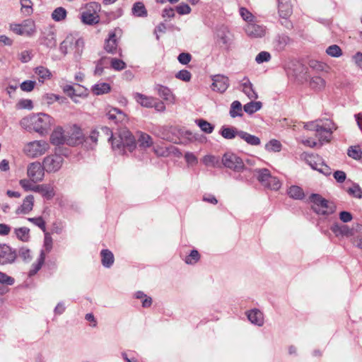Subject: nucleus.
I'll use <instances>...</instances> for the list:
<instances>
[{
	"label": "nucleus",
	"instance_id": "obj_47",
	"mask_svg": "<svg viewBox=\"0 0 362 362\" xmlns=\"http://www.w3.org/2000/svg\"><path fill=\"white\" fill-rule=\"evenodd\" d=\"M196 123L200 127L202 131L206 134H211L214 131V125L203 119L196 120Z\"/></svg>",
	"mask_w": 362,
	"mask_h": 362
},
{
	"label": "nucleus",
	"instance_id": "obj_44",
	"mask_svg": "<svg viewBox=\"0 0 362 362\" xmlns=\"http://www.w3.org/2000/svg\"><path fill=\"white\" fill-rule=\"evenodd\" d=\"M325 81L320 76H314L310 78V86L315 90H322L325 86Z\"/></svg>",
	"mask_w": 362,
	"mask_h": 362
},
{
	"label": "nucleus",
	"instance_id": "obj_36",
	"mask_svg": "<svg viewBox=\"0 0 362 362\" xmlns=\"http://www.w3.org/2000/svg\"><path fill=\"white\" fill-rule=\"evenodd\" d=\"M132 14L136 17H146L147 10L142 2H136L132 9Z\"/></svg>",
	"mask_w": 362,
	"mask_h": 362
},
{
	"label": "nucleus",
	"instance_id": "obj_6",
	"mask_svg": "<svg viewBox=\"0 0 362 362\" xmlns=\"http://www.w3.org/2000/svg\"><path fill=\"white\" fill-rule=\"evenodd\" d=\"M49 148V144L45 141H34L28 143L23 148L24 153L29 157L35 158L44 154Z\"/></svg>",
	"mask_w": 362,
	"mask_h": 362
},
{
	"label": "nucleus",
	"instance_id": "obj_48",
	"mask_svg": "<svg viewBox=\"0 0 362 362\" xmlns=\"http://www.w3.org/2000/svg\"><path fill=\"white\" fill-rule=\"evenodd\" d=\"M200 259V255L197 250H192L190 253L187 255L184 260L187 264H194Z\"/></svg>",
	"mask_w": 362,
	"mask_h": 362
},
{
	"label": "nucleus",
	"instance_id": "obj_37",
	"mask_svg": "<svg viewBox=\"0 0 362 362\" xmlns=\"http://www.w3.org/2000/svg\"><path fill=\"white\" fill-rule=\"evenodd\" d=\"M279 13L281 18H288L292 13V7L290 3H283L279 0Z\"/></svg>",
	"mask_w": 362,
	"mask_h": 362
},
{
	"label": "nucleus",
	"instance_id": "obj_5",
	"mask_svg": "<svg viewBox=\"0 0 362 362\" xmlns=\"http://www.w3.org/2000/svg\"><path fill=\"white\" fill-rule=\"evenodd\" d=\"M222 166L238 173L246 169L243 159L231 152H227L223 154L221 159Z\"/></svg>",
	"mask_w": 362,
	"mask_h": 362
},
{
	"label": "nucleus",
	"instance_id": "obj_32",
	"mask_svg": "<svg viewBox=\"0 0 362 362\" xmlns=\"http://www.w3.org/2000/svg\"><path fill=\"white\" fill-rule=\"evenodd\" d=\"M110 90L111 87L107 83L95 84L91 88L93 93L96 95L107 93L110 91Z\"/></svg>",
	"mask_w": 362,
	"mask_h": 362
},
{
	"label": "nucleus",
	"instance_id": "obj_34",
	"mask_svg": "<svg viewBox=\"0 0 362 362\" xmlns=\"http://www.w3.org/2000/svg\"><path fill=\"white\" fill-rule=\"evenodd\" d=\"M45 259V254L43 250H41L40 257L37 261L32 264L31 269L29 271L28 275L30 276H34L41 269Z\"/></svg>",
	"mask_w": 362,
	"mask_h": 362
},
{
	"label": "nucleus",
	"instance_id": "obj_23",
	"mask_svg": "<svg viewBox=\"0 0 362 362\" xmlns=\"http://www.w3.org/2000/svg\"><path fill=\"white\" fill-rule=\"evenodd\" d=\"M247 316L251 323L259 327H261L264 325V315L259 310H251L247 313Z\"/></svg>",
	"mask_w": 362,
	"mask_h": 362
},
{
	"label": "nucleus",
	"instance_id": "obj_1",
	"mask_svg": "<svg viewBox=\"0 0 362 362\" xmlns=\"http://www.w3.org/2000/svg\"><path fill=\"white\" fill-rule=\"evenodd\" d=\"M52 124V118L47 114L40 113L26 117L21 120V125L28 131H35L40 134L47 133Z\"/></svg>",
	"mask_w": 362,
	"mask_h": 362
},
{
	"label": "nucleus",
	"instance_id": "obj_39",
	"mask_svg": "<svg viewBox=\"0 0 362 362\" xmlns=\"http://www.w3.org/2000/svg\"><path fill=\"white\" fill-rule=\"evenodd\" d=\"M139 146L141 148H146L153 145V140L150 135L146 133H140L138 138Z\"/></svg>",
	"mask_w": 362,
	"mask_h": 362
},
{
	"label": "nucleus",
	"instance_id": "obj_38",
	"mask_svg": "<svg viewBox=\"0 0 362 362\" xmlns=\"http://www.w3.org/2000/svg\"><path fill=\"white\" fill-rule=\"evenodd\" d=\"M229 114L233 118L243 116V107L240 102L235 100L231 103Z\"/></svg>",
	"mask_w": 362,
	"mask_h": 362
},
{
	"label": "nucleus",
	"instance_id": "obj_31",
	"mask_svg": "<svg viewBox=\"0 0 362 362\" xmlns=\"http://www.w3.org/2000/svg\"><path fill=\"white\" fill-rule=\"evenodd\" d=\"M239 137L251 146H258L261 143L259 137L242 130L239 133Z\"/></svg>",
	"mask_w": 362,
	"mask_h": 362
},
{
	"label": "nucleus",
	"instance_id": "obj_13",
	"mask_svg": "<svg viewBox=\"0 0 362 362\" xmlns=\"http://www.w3.org/2000/svg\"><path fill=\"white\" fill-rule=\"evenodd\" d=\"M16 253L8 245L0 244V264L4 265L14 262Z\"/></svg>",
	"mask_w": 362,
	"mask_h": 362
},
{
	"label": "nucleus",
	"instance_id": "obj_24",
	"mask_svg": "<svg viewBox=\"0 0 362 362\" xmlns=\"http://www.w3.org/2000/svg\"><path fill=\"white\" fill-rule=\"evenodd\" d=\"M86 137L83 136L80 129L74 132L71 136H66L65 144L69 146H76L85 143Z\"/></svg>",
	"mask_w": 362,
	"mask_h": 362
},
{
	"label": "nucleus",
	"instance_id": "obj_51",
	"mask_svg": "<svg viewBox=\"0 0 362 362\" xmlns=\"http://www.w3.org/2000/svg\"><path fill=\"white\" fill-rule=\"evenodd\" d=\"M21 11L25 16L33 13V3L30 0H21Z\"/></svg>",
	"mask_w": 362,
	"mask_h": 362
},
{
	"label": "nucleus",
	"instance_id": "obj_54",
	"mask_svg": "<svg viewBox=\"0 0 362 362\" xmlns=\"http://www.w3.org/2000/svg\"><path fill=\"white\" fill-rule=\"evenodd\" d=\"M281 143L276 139H272L265 145V148L268 151L279 152L281 151Z\"/></svg>",
	"mask_w": 362,
	"mask_h": 362
},
{
	"label": "nucleus",
	"instance_id": "obj_55",
	"mask_svg": "<svg viewBox=\"0 0 362 362\" xmlns=\"http://www.w3.org/2000/svg\"><path fill=\"white\" fill-rule=\"evenodd\" d=\"M347 154L349 157L355 160H360L361 158L362 151L358 146H351L348 149Z\"/></svg>",
	"mask_w": 362,
	"mask_h": 362
},
{
	"label": "nucleus",
	"instance_id": "obj_27",
	"mask_svg": "<svg viewBox=\"0 0 362 362\" xmlns=\"http://www.w3.org/2000/svg\"><path fill=\"white\" fill-rule=\"evenodd\" d=\"M100 256L101 263L103 267L106 268H110L112 267L114 263L115 258L113 253L110 250L107 249L102 250L100 252Z\"/></svg>",
	"mask_w": 362,
	"mask_h": 362
},
{
	"label": "nucleus",
	"instance_id": "obj_28",
	"mask_svg": "<svg viewBox=\"0 0 362 362\" xmlns=\"http://www.w3.org/2000/svg\"><path fill=\"white\" fill-rule=\"evenodd\" d=\"M134 99L141 106L145 107H152L154 105V98L146 96L139 93L134 94Z\"/></svg>",
	"mask_w": 362,
	"mask_h": 362
},
{
	"label": "nucleus",
	"instance_id": "obj_16",
	"mask_svg": "<svg viewBox=\"0 0 362 362\" xmlns=\"http://www.w3.org/2000/svg\"><path fill=\"white\" fill-rule=\"evenodd\" d=\"M286 69L288 74L296 78H305L304 75L307 73V67L298 62H292L288 64Z\"/></svg>",
	"mask_w": 362,
	"mask_h": 362
},
{
	"label": "nucleus",
	"instance_id": "obj_19",
	"mask_svg": "<svg viewBox=\"0 0 362 362\" xmlns=\"http://www.w3.org/2000/svg\"><path fill=\"white\" fill-rule=\"evenodd\" d=\"M155 90H157L158 94L160 97H161L164 100L170 103H174L175 98L172 91L167 86H164L160 84H157L155 86Z\"/></svg>",
	"mask_w": 362,
	"mask_h": 362
},
{
	"label": "nucleus",
	"instance_id": "obj_41",
	"mask_svg": "<svg viewBox=\"0 0 362 362\" xmlns=\"http://www.w3.org/2000/svg\"><path fill=\"white\" fill-rule=\"evenodd\" d=\"M256 172L258 173L257 180L263 186H265L267 182H268L269 180L272 177L270 172L267 168H262L256 170Z\"/></svg>",
	"mask_w": 362,
	"mask_h": 362
},
{
	"label": "nucleus",
	"instance_id": "obj_61",
	"mask_svg": "<svg viewBox=\"0 0 362 362\" xmlns=\"http://www.w3.org/2000/svg\"><path fill=\"white\" fill-rule=\"evenodd\" d=\"M271 59V55L269 52L262 51L260 52L255 58V61L258 64H262L263 62H269Z\"/></svg>",
	"mask_w": 362,
	"mask_h": 362
},
{
	"label": "nucleus",
	"instance_id": "obj_63",
	"mask_svg": "<svg viewBox=\"0 0 362 362\" xmlns=\"http://www.w3.org/2000/svg\"><path fill=\"white\" fill-rule=\"evenodd\" d=\"M18 255L25 262H30L32 259L30 250L26 247L20 248Z\"/></svg>",
	"mask_w": 362,
	"mask_h": 362
},
{
	"label": "nucleus",
	"instance_id": "obj_21",
	"mask_svg": "<svg viewBox=\"0 0 362 362\" xmlns=\"http://www.w3.org/2000/svg\"><path fill=\"white\" fill-rule=\"evenodd\" d=\"M33 192L40 193L43 197L49 200L52 199L55 194L54 188L50 185H37L33 189Z\"/></svg>",
	"mask_w": 362,
	"mask_h": 362
},
{
	"label": "nucleus",
	"instance_id": "obj_15",
	"mask_svg": "<svg viewBox=\"0 0 362 362\" xmlns=\"http://www.w3.org/2000/svg\"><path fill=\"white\" fill-rule=\"evenodd\" d=\"M212 89L219 93H224L229 86V79L223 75H216L212 78Z\"/></svg>",
	"mask_w": 362,
	"mask_h": 362
},
{
	"label": "nucleus",
	"instance_id": "obj_2",
	"mask_svg": "<svg viewBox=\"0 0 362 362\" xmlns=\"http://www.w3.org/2000/svg\"><path fill=\"white\" fill-rule=\"evenodd\" d=\"M309 199L313 203V210L319 215L328 216L335 211V204L319 194H312Z\"/></svg>",
	"mask_w": 362,
	"mask_h": 362
},
{
	"label": "nucleus",
	"instance_id": "obj_57",
	"mask_svg": "<svg viewBox=\"0 0 362 362\" xmlns=\"http://www.w3.org/2000/svg\"><path fill=\"white\" fill-rule=\"evenodd\" d=\"M111 67L116 71H121L126 68V64L121 59L112 58L111 59Z\"/></svg>",
	"mask_w": 362,
	"mask_h": 362
},
{
	"label": "nucleus",
	"instance_id": "obj_59",
	"mask_svg": "<svg viewBox=\"0 0 362 362\" xmlns=\"http://www.w3.org/2000/svg\"><path fill=\"white\" fill-rule=\"evenodd\" d=\"M175 77L183 81L188 82L191 79L192 74L189 71L182 69L175 74Z\"/></svg>",
	"mask_w": 362,
	"mask_h": 362
},
{
	"label": "nucleus",
	"instance_id": "obj_29",
	"mask_svg": "<svg viewBox=\"0 0 362 362\" xmlns=\"http://www.w3.org/2000/svg\"><path fill=\"white\" fill-rule=\"evenodd\" d=\"M241 130H238L236 128L233 127L223 126L221 129V135L226 139H233L235 136H239V133Z\"/></svg>",
	"mask_w": 362,
	"mask_h": 362
},
{
	"label": "nucleus",
	"instance_id": "obj_42",
	"mask_svg": "<svg viewBox=\"0 0 362 362\" xmlns=\"http://www.w3.org/2000/svg\"><path fill=\"white\" fill-rule=\"evenodd\" d=\"M262 105V104L259 101H251L245 104L243 107V109L245 112H247L249 115H252L258 111L259 110H260Z\"/></svg>",
	"mask_w": 362,
	"mask_h": 362
},
{
	"label": "nucleus",
	"instance_id": "obj_25",
	"mask_svg": "<svg viewBox=\"0 0 362 362\" xmlns=\"http://www.w3.org/2000/svg\"><path fill=\"white\" fill-rule=\"evenodd\" d=\"M108 119L113 121L117 124L119 122H123L126 120V115L118 108H111L107 113Z\"/></svg>",
	"mask_w": 362,
	"mask_h": 362
},
{
	"label": "nucleus",
	"instance_id": "obj_11",
	"mask_svg": "<svg viewBox=\"0 0 362 362\" xmlns=\"http://www.w3.org/2000/svg\"><path fill=\"white\" fill-rule=\"evenodd\" d=\"M39 42L40 45H42L49 49L56 47L57 39L55 30L52 28H45L41 33Z\"/></svg>",
	"mask_w": 362,
	"mask_h": 362
},
{
	"label": "nucleus",
	"instance_id": "obj_60",
	"mask_svg": "<svg viewBox=\"0 0 362 362\" xmlns=\"http://www.w3.org/2000/svg\"><path fill=\"white\" fill-rule=\"evenodd\" d=\"M153 151L158 156L166 157L169 154L168 148L164 146H155L153 148Z\"/></svg>",
	"mask_w": 362,
	"mask_h": 362
},
{
	"label": "nucleus",
	"instance_id": "obj_40",
	"mask_svg": "<svg viewBox=\"0 0 362 362\" xmlns=\"http://www.w3.org/2000/svg\"><path fill=\"white\" fill-rule=\"evenodd\" d=\"M288 194L290 197L295 199H303L305 197L303 189L296 185L291 186L288 191Z\"/></svg>",
	"mask_w": 362,
	"mask_h": 362
},
{
	"label": "nucleus",
	"instance_id": "obj_4",
	"mask_svg": "<svg viewBox=\"0 0 362 362\" xmlns=\"http://www.w3.org/2000/svg\"><path fill=\"white\" fill-rule=\"evenodd\" d=\"M112 139V132L110 129L105 126H99L90 132L89 136L86 137L85 144L93 148L97 144L98 139L101 141H110Z\"/></svg>",
	"mask_w": 362,
	"mask_h": 362
},
{
	"label": "nucleus",
	"instance_id": "obj_12",
	"mask_svg": "<svg viewBox=\"0 0 362 362\" xmlns=\"http://www.w3.org/2000/svg\"><path fill=\"white\" fill-rule=\"evenodd\" d=\"M44 165L39 162L30 163L28 167V176L33 182H40L45 175Z\"/></svg>",
	"mask_w": 362,
	"mask_h": 362
},
{
	"label": "nucleus",
	"instance_id": "obj_9",
	"mask_svg": "<svg viewBox=\"0 0 362 362\" xmlns=\"http://www.w3.org/2000/svg\"><path fill=\"white\" fill-rule=\"evenodd\" d=\"M64 158L57 153L46 156L43 160L44 168L47 173H55L62 166Z\"/></svg>",
	"mask_w": 362,
	"mask_h": 362
},
{
	"label": "nucleus",
	"instance_id": "obj_30",
	"mask_svg": "<svg viewBox=\"0 0 362 362\" xmlns=\"http://www.w3.org/2000/svg\"><path fill=\"white\" fill-rule=\"evenodd\" d=\"M330 229L337 236H349L352 235L351 230L346 225L335 223L331 226Z\"/></svg>",
	"mask_w": 362,
	"mask_h": 362
},
{
	"label": "nucleus",
	"instance_id": "obj_56",
	"mask_svg": "<svg viewBox=\"0 0 362 362\" xmlns=\"http://www.w3.org/2000/svg\"><path fill=\"white\" fill-rule=\"evenodd\" d=\"M281 186V183L279 180L276 177L272 176L264 187L272 190H278Z\"/></svg>",
	"mask_w": 362,
	"mask_h": 362
},
{
	"label": "nucleus",
	"instance_id": "obj_58",
	"mask_svg": "<svg viewBox=\"0 0 362 362\" xmlns=\"http://www.w3.org/2000/svg\"><path fill=\"white\" fill-rule=\"evenodd\" d=\"M240 14L244 21H247V23L254 21V16L245 8H240Z\"/></svg>",
	"mask_w": 362,
	"mask_h": 362
},
{
	"label": "nucleus",
	"instance_id": "obj_53",
	"mask_svg": "<svg viewBox=\"0 0 362 362\" xmlns=\"http://www.w3.org/2000/svg\"><path fill=\"white\" fill-rule=\"evenodd\" d=\"M72 40L73 36L68 35L60 44L59 50L64 55L68 53L69 49H71L69 45L72 43Z\"/></svg>",
	"mask_w": 362,
	"mask_h": 362
},
{
	"label": "nucleus",
	"instance_id": "obj_8",
	"mask_svg": "<svg viewBox=\"0 0 362 362\" xmlns=\"http://www.w3.org/2000/svg\"><path fill=\"white\" fill-rule=\"evenodd\" d=\"M11 30L20 35L32 36L35 33V25L33 21L27 19L23 21L21 24L11 25Z\"/></svg>",
	"mask_w": 362,
	"mask_h": 362
},
{
	"label": "nucleus",
	"instance_id": "obj_43",
	"mask_svg": "<svg viewBox=\"0 0 362 362\" xmlns=\"http://www.w3.org/2000/svg\"><path fill=\"white\" fill-rule=\"evenodd\" d=\"M15 234L17 238L23 241L28 242L30 239V229L26 227H21L15 229Z\"/></svg>",
	"mask_w": 362,
	"mask_h": 362
},
{
	"label": "nucleus",
	"instance_id": "obj_20",
	"mask_svg": "<svg viewBox=\"0 0 362 362\" xmlns=\"http://www.w3.org/2000/svg\"><path fill=\"white\" fill-rule=\"evenodd\" d=\"M34 206V197L27 196L23 201L22 204L16 209V214H27L33 210Z\"/></svg>",
	"mask_w": 362,
	"mask_h": 362
},
{
	"label": "nucleus",
	"instance_id": "obj_64",
	"mask_svg": "<svg viewBox=\"0 0 362 362\" xmlns=\"http://www.w3.org/2000/svg\"><path fill=\"white\" fill-rule=\"evenodd\" d=\"M35 84V81H25L21 84V88L23 91L30 92L34 89Z\"/></svg>",
	"mask_w": 362,
	"mask_h": 362
},
{
	"label": "nucleus",
	"instance_id": "obj_10",
	"mask_svg": "<svg viewBox=\"0 0 362 362\" xmlns=\"http://www.w3.org/2000/svg\"><path fill=\"white\" fill-rule=\"evenodd\" d=\"M100 6L95 2L88 4L87 11L81 14V20L83 23L88 25H93L98 23V16L96 11L99 10Z\"/></svg>",
	"mask_w": 362,
	"mask_h": 362
},
{
	"label": "nucleus",
	"instance_id": "obj_18",
	"mask_svg": "<svg viewBox=\"0 0 362 362\" xmlns=\"http://www.w3.org/2000/svg\"><path fill=\"white\" fill-rule=\"evenodd\" d=\"M333 124L331 122L326 123L324 125H320L319 131L317 132L315 136L319 139V141L329 142L330 136L332 134Z\"/></svg>",
	"mask_w": 362,
	"mask_h": 362
},
{
	"label": "nucleus",
	"instance_id": "obj_26",
	"mask_svg": "<svg viewBox=\"0 0 362 362\" xmlns=\"http://www.w3.org/2000/svg\"><path fill=\"white\" fill-rule=\"evenodd\" d=\"M66 136L61 127L57 128L50 136V141L53 145L59 146L65 144Z\"/></svg>",
	"mask_w": 362,
	"mask_h": 362
},
{
	"label": "nucleus",
	"instance_id": "obj_50",
	"mask_svg": "<svg viewBox=\"0 0 362 362\" xmlns=\"http://www.w3.org/2000/svg\"><path fill=\"white\" fill-rule=\"evenodd\" d=\"M66 16V11L63 7H58L55 8L52 13V18L55 21H60L64 19Z\"/></svg>",
	"mask_w": 362,
	"mask_h": 362
},
{
	"label": "nucleus",
	"instance_id": "obj_7",
	"mask_svg": "<svg viewBox=\"0 0 362 362\" xmlns=\"http://www.w3.org/2000/svg\"><path fill=\"white\" fill-rule=\"evenodd\" d=\"M233 34L224 25L220 26L216 33V42L225 49H228L233 42Z\"/></svg>",
	"mask_w": 362,
	"mask_h": 362
},
{
	"label": "nucleus",
	"instance_id": "obj_52",
	"mask_svg": "<svg viewBox=\"0 0 362 362\" xmlns=\"http://www.w3.org/2000/svg\"><path fill=\"white\" fill-rule=\"evenodd\" d=\"M326 53L332 57H339L342 55V50L337 45H332L326 49Z\"/></svg>",
	"mask_w": 362,
	"mask_h": 362
},
{
	"label": "nucleus",
	"instance_id": "obj_35",
	"mask_svg": "<svg viewBox=\"0 0 362 362\" xmlns=\"http://www.w3.org/2000/svg\"><path fill=\"white\" fill-rule=\"evenodd\" d=\"M291 40L286 35H278L274 40V46L278 51H282L286 46L290 42Z\"/></svg>",
	"mask_w": 362,
	"mask_h": 362
},
{
	"label": "nucleus",
	"instance_id": "obj_45",
	"mask_svg": "<svg viewBox=\"0 0 362 362\" xmlns=\"http://www.w3.org/2000/svg\"><path fill=\"white\" fill-rule=\"evenodd\" d=\"M35 73L39 76L42 81L49 78L52 76L50 71L47 68L42 66L36 67L35 69Z\"/></svg>",
	"mask_w": 362,
	"mask_h": 362
},
{
	"label": "nucleus",
	"instance_id": "obj_33",
	"mask_svg": "<svg viewBox=\"0 0 362 362\" xmlns=\"http://www.w3.org/2000/svg\"><path fill=\"white\" fill-rule=\"evenodd\" d=\"M203 163L206 166L213 168H221V161L218 156L206 155L202 159Z\"/></svg>",
	"mask_w": 362,
	"mask_h": 362
},
{
	"label": "nucleus",
	"instance_id": "obj_62",
	"mask_svg": "<svg viewBox=\"0 0 362 362\" xmlns=\"http://www.w3.org/2000/svg\"><path fill=\"white\" fill-rule=\"evenodd\" d=\"M28 220L30 222L34 223L35 226H38L44 232L46 230L45 222L41 216L35 218H28Z\"/></svg>",
	"mask_w": 362,
	"mask_h": 362
},
{
	"label": "nucleus",
	"instance_id": "obj_3",
	"mask_svg": "<svg viewBox=\"0 0 362 362\" xmlns=\"http://www.w3.org/2000/svg\"><path fill=\"white\" fill-rule=\"evenodd\" d=\"M112 147L114 150L118 149L124 151L126 150L132 152L136 146V140L129 130H124L119 134V139H112Z\"/></svg>",
	"mask_w": 362,
	"mask_h": 362
},
{
	"label": "nucleus",
	"instance_id": "obj_22",
	"mask_svg": "<svg viewBox=\"0 0 362 362\" xmlns=\"http://www.w3.org/2000/svg\"><path fill=\"white\" fill-rule=\"evenodd\" d=\"M243 92L251 100H255L258 98L257 93L253 89V86L247 77H245L241 81Z\"/></svg>",
	"mask_w": 362,
	"mask_h": 362
},
{
	"label": "nucleus",
	"instance_id": "obj_17",
	"mask_svg": "<svg viewBox=\"0 0 362 362\" xmlns=\"http://www.w3.org/2000/svg\"><path fill=\"white\" fill-rule=\"evenodd\" d=\"M121 30L115 29L113 32L109 33V37L106 40L105 44V49L107 52L110 54L117 53V34L120 33Z\"/></svg>",
	"mask_w": 362,
	"mask_h": 362
},
{
	"label": "nucleus",
	"instance_id": "obj_46",
	"mask_svg": "<svg viewBox=\"0 0 362 362\" xmlns=\"http://www.w3.org/2000/svg\"><path fill=\"white\" fill-rule=\"evenodd\" d=\"M322 160V158L317 155H309L306 158V162L308 164L315 170H317L320 166V162Z\"/></svg>",
	"mask_w": 362,
	"mask_h": 362
},
{
	"label": "nucleus",
	"instance_id": "obj_14",
	"mask_svg": "<svg viewBox=\"0 0 362 362\" xmlns=\"http://www.w3.org/2000/svg\"><path fill=\"white\" fill-rule=\"evenodd\" d=\"M246 34L250 37H262L265 35V27L255 23L254 21L247 23L245 27Z\"/></svg>",
	"mask_w": 362,
	"mask_h": 362
},
{
	"label": "nucleus",
	"instance_id": "obj_49",
	"mask_svg": "<svg viewBox=\"0 0 362 362\" xmlns=\"http://www.w3.org/2000/svg\"><path fill=\"white\" fill-rule=\"evenodd\" d=\"M346 192L349 195L355 198H362V189L357 183H353L352 186L347 189Z\"/></svg>",
	"mask_w": 362,
	"mask_h": 362
}]
</instances>
